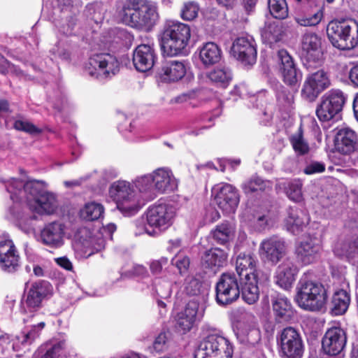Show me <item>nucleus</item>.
Returning <instances> with one entry per match:
<instances>
[{
	"label": "nucleus",
	"instance_id": "nucleus-47",
	"mask_svg": "<svg viewBox=\"0 0 358 358\" xmlns=\"http://www.w3.org/2000/svg\"><path fill=\"white\" fill-rule=\"evenodd\" d=\"M0 267L6 273H13L20 268L19 255L0 257Z\"/></svg>",
	"mask_w": 358,
	"mask_h": 358
},
{
	"label": "nucleus",
	"instance_id": "nucleus-21",
	"mask_svg": "<svg viewBox=\"0 0 358 358\" xmlns=\"http://www.w3.org/2000/svg\"><path fill=\"white\" fill-rule=\"evenodd\" d=\"M285 241L278 236L264 240L259 246V254L263 259L271 264H276L286 254Z\"/></svg>",
	"mask_w": 358,
	"mask_h": 358
},
{
	"label": "nucleus",
	"instance_id": "nucleus-33",
	"mask_svg": "<svg viewBox=\"0 0 358 358\" xmlns=\"http://www.w3.org/2000/svg\"><path fill=\"white\" fill-rule=\"evenodd\" d=\"M30 207L38 214L52 215L56 212L58 208V201L55 194L44 192L37 197L34 202L30 204Z\"/></svg>",
	"mask_w": 358,
	"mask_h": 358
},
{
	"label": "nucleus",
	"instance_id": "nucleus-7",
	"mask_svg": "<svg viewBox=\"0 0 358 358\" xmlns=\"http://www.w3.org/2000/svg\"><path fill=\"white\" fill-rule=\"evenodd\" d=\"M233 346L228 339L218 334H210L199 343L194 352V358H208L222 354L225 358H231Z\"/></svg>",
	"mask_w": 358,
	"mask_h": 358
},
{
	"label": "nucleus",
	"instance_id": "nucleus-61",
	"mask_svg": "<svg viewBox=\"0 0 358 358\" xmlns=\"http://www.w3.org/2000/svg\"><path fill=\"white\" fill-rule=\"evenodd\" d=\"M56 263L67 271H72L73 265L66 257H62L55 259Z\"/></svg>",
	"mask_w": 358,
	"mask_h": 358
},
{
	"label": "nucleus",
	"instance_id": "nucleus-12",
	"mask_svg": "<svg viewBox=\"0 0 358 358\" xmlns=\"http://www.w3.org/2000/svg\"><path fill=\"white\" fill-rule=\"evenodd\" d=\"M74 250L83 257H88L105 247V240L99 234H92L87 228L80 229L73 243Z\"/></svg>",
	"mask_w": 358,
	"mask_h": 358
},
{
	"label": "nucleus",
	"instance_id": "nucleus-57",
	"mask_svg": "<svg viewBox=\"0 0 358 358\" xmlns=\"http://www.w3.org/2000/svg\"><path fill=\"white\" fill-rule=\"evenodd\" d=\"M168 263V258L166 257H161L158 260H154L150 263V268L152 273L158 274L159 273L162 268L166 266Z\"/></svg>",
	"mask_w": 358,
	"mask_h": 358
},
{
	"label": "nucleus",
	"instance_id": "nucleus-45",
	"mask_svg": "<svg viewBox=\"0 0 358 358\" xmlns=\"http://www.w3.org/2000/svg\"><path fill=\"white\" fill-rule=\"evenodd\" d=\"M268 6L274 18L284 20L288 17L289 8L286 0H268Z\"/></svg>",
	"mask_w": 358,
	"mask_h": 358
},
{
	"label": "nucleus",
	"instance_id": "nucleus-35",
	"mask_svg": "<svg viewBox=\"0 0 358 358\" xmlns=\"http://www.w3.org/2000/svg\"><path fill=\"white\" fill-rule=\"evenodd\" d=\"M38 358H69V353L65 340L53 339L40 349Z\"/></svg>",
	"mask_w": 358,
	"mask_h": 358
},
{
	"label": "nucleus",
	"instance_id": "nucleus-59",
	"mask_svg": "<svg viewBox=\"0 0 358 358\" xmlns=\"http://www.w3.org/2000/svg\"><path fill=\"white\" fill-rule=\"evenodd\" d=\"M325 170L324 165L320 162H313L310 164L308 165L304 172L306 174H314L317 173H322Z\"/></svg>",
	"mask_w": 358,
	"mask_h": 358
},
{
	"label": "nucleus",
	"instance_id": "nucleus-43",
	"mask_svg": "<svg viewBox=\"0 0 358 358\" xmlns=\"http://www.w3.org/2000/svg\"><path fill=\"white\" fill-rule=\"evenodd\" d=\"M45 326V323L41 322L36 325L31 326L29 330L21 332L19 335L15 336V344H21L23 346L30 345L39 337Z\"/></svg>",
	"mask_w": 358,
	"mask_h": 358
},
{
	"label": "nucleus",
	"instance_id": "nucleus-30",
	"mask_svg": "<svg viewBox=\"0 0 358 358\" xmlns=\"http://www.w3.org/2000/svg\"><path fill=\"white\" fill-rule=\"evenodd\" d=\"M309 217L305 211L296 206L287 209V216L285 220L287 229L294 234H299L308 224Z\"/></svg>",
	"mask_w": 358,
	"mask_h": 358
},
{
	"label": "nucleus",
	"instance_id": "nucleus-34",
	"mask_svg": "<svg viewBox=\"0 0 358 358\" xmlns=\"http://www.w3.org/2000/svg\"><path fill=\"white\" fill-rule=\"evenodd\" d=\"M257 259L250 254H240L236 261V271L238 275L241 278H245L248 274L250 278L256 274L262 275L264 274L262 271L256 268Z\"/></svg>",
	"mask_w": 358,
	"mask_h": 358
},
{
	"label": "nucleus",
	"instance_id": "nucleus-55",
	"mask_svg": "<svg viewBox=\"0 0 358 358\" xmlns=\"http://www.w3.org/2000/svg\"><path fill=\"white\" fill-rule=\"evenodd\" d=\"M172 261L180 273H184L187 271L190 264V259L187 256L177 255Z\"/></svg>",
	"mask_w": 358,
	"mask_h": 358
},
{
	"label": "nucleus",
	"instance_id": "nucleus-5",
	"mask_svg": "<svg viewBox=\"0 0 358 358\" xmlns=\"http://www.w3.org/2000/svg\"><path fill=\"white\" fill-rule=\"evenodd\" d=\"M109 194L116 202L117 208L127 216L137 213L143 205L131 185L125 180L114 182L110 187Z\"/></svg>",
	"mask_w": 358,
	"mask_h": 358
},
{
	"label": "nucleus",
	"instance_id": "nucleus-13",
	"mask_svg": "<svg viewBox=\"0 0 358 358\" xmlns=\"http://www.w3.org/2000/svg\"><path fill=\"white\" fill-rule=\"evenodd\" d=\"M176 216V209L166 203L150 206L146 213L148 225L158 231H164L171 227Z\"/></svg>",
	"mask_w": 358,
	"mask_h": 358
},
{
	"label": "nucleus",
	"instance_id": "nucleus-39",
	"mask_svg": "<svg viewBox=\"0 0 358 358\" xmlns=\"http://www.w3.org/2000/svg\"><path fill=\"white\" fill-rule=\"evenodd\" d=\"M235 229L228 222L217 225L211 232L213 240L217 243L225 245L234 238Z\"/></svg>",
	"mask_w": 358,
	"mask_h": 358
},
{
	"label": "nucleus",
	"instance_id": "nucleus-40",
	"mask_svg": "<svg viewBox=\"0 0 358 358\" xmlns=\"http://www.w3.org/2000/svg\"><path fill=\"white\" fill-rule=\"evenodd\" d=\"M207 78L217 86L227 87L232 80V73L229 68L220 66L210 71Z\"/></svg>",
	"mask_w": 358,
	"mask_h": 358
},
{
	"label": "nucleus",
	"instance_id": "nucleus-8",
	"mask_svg": "<svg viewBox=\"0 0 358 358\" xmlns=\"http://www.w3.org/2000/svg\"><path fill=\"white\" fill-rule=\"evenodd\" d=\"M347 97L340 90H331L321 98L316 109V115L321 122H328L336 118L342 111Z\"/></svg>",
	"mask_w": 358,
	"mask_h": 358
},
{
	"label": "nucleus",
	"instance_id": "nucleus-46",
	"mask_svg": "<svg viewBox=\"0 0 358 358\" xmlns=\"http://www.w3.org/2000/svg\"><path fill=\"white\" fill-rule=\"evenodd\" d=\"M289 141L296 155H304L309 152V145L303 138L301 130L292 135Z\"/></svg>",
	"mask_w": 358,
	"mask_h": 358
},
{
	"label": "nucleus",
	"instance_id": "nucleus-51",
	"mask_svg": "<svg viewBox=\"0 0 358 358\" xmlns=\"http://www.w3.org/2000/svg\"><path fill=\"white\" fill-rule=\"evenodd\" d=\"M334 252L336 256L350 257L354 252L352 244L344 241H337L334 246Z\"/></svg>",
	"mask_w": 358,
	"mask_h": 358
},
{
	"label": "nucleus",
	"instance_id": "nucleus-36",
	"mask_svg": "<svg viewBox=\"0 0 358 358\" xmlns=\"http://www.w3.org/2000/svg\"><path fill=\"white\" fill-rule=\"evenodd\" d=\"M273 310L279 322H287L294 316V310L290 301L285 296H279L272 301Z\"/></svg>",
	"mask_w": 358,
	"mask_h": 358
},
{
	"label": "nucleus",
	"instance_id": "nucleus-20",
	"mask_svg": "<svg viewBox=\"0 0 358 358\" xmlns=\"http://www.w3.org/2000/svg\"><path fill=\"white\" fill-rule=\"evenodd\" d=\"M329 85L330 80L327 73L323 70H319L306 77L301 94L306 99L313 101Z\"/></svg>",
	"mask_w": 358,
	"mask_h": 358
},
{
	"label": "nucleus",
	"instance_id": "nucleus-26",
	"mask_svg": "<svg viewBox=\"0 0 358 358\" xmlns=\"http://www.w3.org/2000/svg\"><path fill=\"white\" fill-rule=\"evenodd\" d=\"M156 54L152 46L141 44L134 51L133 64L136 69L141 72L150 70L155 64Z\"/></svg>",
	"mask_w": 358,
	"mask_h": 358
},
{
	"label": "nucleus",
	"instance_id": "nucleus-62",
	"mask_svg": "<svg viewBox=\"0 0 358 358\" xmlns=\"http://www.w3.org/2000/svg\"><path fill=\"white\" fill-rule=\"evenodd\" d=\"M195 92H189L187 93H183L176 97L174 98L173 100V102L174 103H184L187 101L189 99H192L194 97Z\"/></svg>",
	"mask_w": 358,
	"mask_h": 358
},
{
	"label": "nucleus",
	"instance_id": "nucleus-42",
	"mask_svg": "<svg viewBox=\"0 0 358 358\" xmlns=\"http://www.w3.org/2000/svg\"><path fill=\"white\" fill-rule=\"evenodd\" d=\"M324 17L323 8H315L310 13L298 15L294 20L298 24L303 27H313L320 24Z\"/></svg>",
	"mask_w": 358,
	"mask_h": 358
},
{
	"label": "nucleus",
	"instance_id": "nucleus-44",
	"mask_svg": "<svg viewBox=\"0 0 358 358\" xmlns=\"http://www.w3.org/2000/svg\"><path fill=\"white\" fill-rule=\"evenodd\" d=\"M103 206L94 201L85 203L80 211V217L88 221H93L99 219L103 213Z\"/></svg>",
	"mask_w": 358,
	"mask_h": 358
},
{
	"label": "nucleus",
	"instance_id": "nucleus-58",
	"mask_svg": "<svg viewBox=\"0 0 358 358\" xmlns=\"http://www.w3.org/2000/svg\"><path fill=\"white\" fill-rule=\"evenodd\" d=\"M168 337L166 333H160L153 343V347L157 352L163 351L165 348Z\"/></svg>",
	"mask_w": 358,
	"mask_h": 358
},
{
	"label": "nucleus",
	"instance_id": "nucleus-52",
	"mask_svg": "<svg viewBox=\"0 0 358 358\" xmlns=\"http://www.w3.org/2000/svg\"><path fill=\"white\" fill-rule=\"evenodd\" d=\"M18 255L13 241L7 238H0V257Z\"/></svg>",
	"mask_w": 358,
	"mask_h": 358
},
{
	"label": "nucleus",
	"instance_id": "nucleus-10",
	"mask_svg": "<svg viewBox=\"0 0 358 358\" xmlns=\"http://www.w3.org/2000/svg\"><path fill=\"white\" fill-rule=\"evenodd\" d=\"M279 354L282 358H301L303 343L300 334L293 327L283 329L278 336Z\"/></svg>",
	"mask_w": 358,
	"mask_h": 358
},
{
	"label": "nucleus",
	"instance_id": "nucleus-24",
	"mask_svg": "<svg viewBox=\"0 0 358 358\" xmlns=\"http://www.w3.org/2000/svg\"><path fill=\"white\" fill-rule=\"evenodd\" d=\"M347 337L343 329L336 327L330 328L322 338V350L329 355H337L344 349Z\"/></svg>",
	"mask_w": 358,
	"mask_h": 358
},
{
	"label": "nucleus",
	"instance_id": "nucleus-31",
	"mask_svg": "<svg viewBox=\"0 0 358 358\" xmlns=\"http://www.w3.org/2000/svg\"><path fill=\"white\" fill-rule=\"evenodd\" d=\"M11 188L17 189L20 193H24L29 205L34 202L41 194L45 192L43 189L42 183L36 180H31L24 183L22 180H13L11 186L8 188V191L13 192Z\"/></svg>",
	"mask_w": 358,
	"mask_h": 358
},
{
	"label": "nucleus",
	"instance_id": "nucleus-11",
	"mask_svg": "<svg viewBox=\"0 0 358 358\" xmlns=\"http://www.w3.org/2000/svg\"><path fill=\"white\" fill-rule=\"evenodd\" d=\"M301 53L303 64L307 69L320 66L324 58L321 38L313 32L303 34L301 40Z\"/></svg>",
	"mask_w": 358,
	"mask_h": 358
},
{
	"label": "nucleus",
	"instance_id": "nucleus-2",
	"mask_svg": "<svg viewBox=\"0 0 358 358\" xmlns=\"http://www.w3.org/2000/svg\"><path fill=\"white\" fill-rule=\"evenodd\" d=\"M328 295L324 286L317 281L301 278L296 287V302L303 309L317 311L327 303Z\"/></svg>",
	"mask_w": 358,
	"mask_h": 358
},
{
	"label": "nucleus",
	"instance_id": "nucleus-17",
	"mask_svg": "<svg viewBox=\"0 0 358 358\" xmlns=\"http://www.w3.org/2000/svg\"><path fill=\"white\" fill-rule=\"evenodd\" d=\"M279 71L283 82L292 87L297 88L302 79V73L296 67L293 58L286 50L278 52Z\"/></svg>",
	"mask_w": 358,
	"mask_h": 358
},
{
	"label": "nucleus",
	"instance_id": "nucleus-15",
	"mask_svg": "<svg viewBox=\"0 0 358 358\" xmlns=\"http://www.w3.org/2000/svg\"><path fill=\"white\" fill-rule=\"evenodd\" d=\"M216 301L222 306L231 304L240 296V287L234 274L224 273L216 284Z\"/></svg>",
	"mask_w": 358,
	"mask_h": 358
},
{
	"label": "nucleus",
	"instance_id": "nucleus-63",
	"mask_svg": "<svg viewBox=\"0 0 358 358\" xmlns=\"http://www.w3.org/2000/svg\"><path fill=\"white\" fill-rule=\"evenodd\" d=\"M206 216V220L210 222H214L220 217V213L213 208H210L208 210Z\"/></svg>",
	"mask_w": 358,
	"mask_h": 358
},
{
	"label": "nucleus",
	"instance_id": "nucleus-38",
	"mask_svg": "<svg viewBox=\"0 0 358 358\" xmlns=\"http://www.w3.org/2000/svg\"><path fill=\"white\" fill-rule=\"evenodd\" d=\"M350 303V294L344 289L336 290L331 299V313L334 315H341L348 309Z\"/></svg>",
	"mask_w": 358,
	"mask_h": 358
},
{
	"label": "nucleus",
	"instance_id": "nucleus-25",
	"mask_svg": "<svg viewBox=\"0 0 358 358\" xmlns=\"http://www.w3.org/2000/svg\"><path fill=\"white\" fill-rule=\"evenodd\" d=\"M321 250L320 241L316 237L308 236L298 245L296 255L300 262L303 265H308L316 261Z\"/></svg>",
	"mask_w": 358,
	"mask_h": 358
},
{
	"label": "nucleus",
	"instance_id": "nucleus-54",
	"mask_svg": "<svg viewBox=\"0 0 358 358\" xmlns=\"http://www.w3.org/2000/svg\"><path fill=\"white\" fill-rule=\"evenodd\" d=\"M155 287L157 294L161 298L166 299L171 296V289L170 282L157 280L155 283Z\"/></svg>",
	"mask_w": 358,
	"mask_h": 358
},
{
	"label": "nucleus",
	"instance_id": "nucleus-22",
	"mask_svg": "<svg viewBox=\"0 0 358 358\" xmlns=\"http://www.w3.org/2000/svg\"><path fill=\"white\" fill-rule=\"evenodd\" d=\"M299 268L295 263L287 259L280 263L275 268L274 273V282L281 289L290 290L296 279Z\"/></svg>",
	"mask_w": 358,
	"mask_h": 358
},
{
	"label": "nucleus",
	"instance_id": "nucleus-53",
	"mask_svg": "<svg viewBox=\"0 0 358 358\" xmlns=\"http://www.w3.org/2000/svg\"><path fill=\"white\" fill-rule=\"evenodd\" d=\"M14 127L17 130L23 131L31 135H36L41 132L39 128L26 120H16L14 123Z\"/></svg>",
	"mask_w": 358,
	"mask_h": 358
},
{
	"label": "nucleus",
	"instance_id": "nucleus-48",
	"mask_svg": "<svg viewBox=\"0 0 358 358\" xmlns=\"http://www.w3.org/2000/svg\"><path fill=\"white\" fill-rule=\"evenodd\" d=\"M302 182L300 180H294L289 182L285 187V192L289 199L299 202L302 201Z\"/></svg>",
	"mask_w": 358,
	"mask_h": 358
},
{
	"label": "nucleus",
	"instance_id": "nucleus-41",
	"mask_svg": "<svg viewBox=\"0 0 358 358\" xmlns=\"http://www.w3.org/2000/svg\"><path fill=\"white\" fill-rule=\"evenodd\" d=\"M134 183L138 192L143 194L147 199L150 200L155 197V185L152 173L137 177Z\"/></svg>",
	"mask_w": 358,
	"mask_h": 358
},
{
	"label": "nucleus",
	"instance_id": "nucleus-18",
	"mask_svg": "<svg viewBox=\"0 0 358 358\" xmlns=\"http://www.w3.org/2000/svg\"><path fill=\"white\" fill-rule=\"evenodd\" d=\"M216 204L227 213H234L239 203L237 190L231 185L220 183L212 189Z\"/></svg>",
	"mask_w": 358,
	"mask_h": 358
},
{
	"label": "nucleus",
	"instance_id": "nucleus-29",
	"mask_svg": "<svg viewBox=\"0 0 358 358\" xmlns=\"http://www.w3.org/2000/svg\"><path fill=\"white\" fill-rule=\"evenodd\" d=\"M185 73V64L175 60L165 62L157 71L159 78L166 83L177 82L182 79Z\"/></svg>",
	"mask_w": 358,
	"mask_h": 358
},
{
	"label": "nucleus",
	"instance_id": "nucleus-28",
	"mask_svg": "<svg viewBox=\"0 0 358 358\" xmlns=\"http://www.w3.org/2000/svg\"><path fill=\"white\" fill-rule=\"evenodd\" d=\"M155 189L161 193H168L177 189L178 181L171 170L159 168L152 173Z\"/></svg>",
	"mask_w": 358,
	"mask_h": 358
},
{
	"label": "nucleus",
	"instance_id": "nucleus-23",
	"mask_svg": "<svg viewBox=\"0 0 358 358\" xmlns=\"http://www.w3.org/2000/svg\"><path fill=\"white\" fill-rule=\"evenodd\" d=\"M268 276L266 274L252 275L250 278L245 275V278H241L240 294L242 299L248 304L255 303L260 294L259 285L268 281Z\"/></svg>",
	"mask_w": 358,
	"mask_h": 358
},
{
	"label": "nucleus",
	"instance_id": "nucleus-27",
	"mask_svg": "<svg viewBox=\"0 0 358 358\" xmlns=\"http://www.w3.org/2000/svg\"><path fill=\"white\" fill-rule=\"evenodd\" d=\"M336 150L344 155H349L358 148V137L351 129L343 127L338 129L335 137Z\"/></svg>",
	"mask_w": 358,
	"mask_h": 358
},
{
	"label": "nucleus",
	"instance_id": "nucleus-64",
	"mask_svg": "<svg viewBox=\"0 0 358 358\" xmlns=\"http://www.w3.org/2000/svg\"><path fill=\"white\" fill-rule=\"evenodd\" d=\"M349 78L355 85L358 86V64L350 69Z\"/></svg>",
	"mask_w": 358,
	"mask_h": 358
},
{
	"label": "nucleus",
	"instance_id": "nucleus-6",
	"mask_svg": "<svg viewBox=\"0 0 358 358\" xmlns=\"http://www.w3.org/2000/svg\"><path fill=\"white\" fill-rule=\"evenodd\" d=\"M120 69L117 58L108 53H99L92 56L85 66L86 73L91 77L104 80L114 76Z\"/></svg>",
	"mask_w": 358,
	"mask_h": 358
},
{
	"label": "nucleus",
	"instance_id": "nucleus-60",
	"mask_svg": "<svg viewBox=\"0 0 358 358\" xmlns=\"http://www.w3.org/2000/svg\"><path fill=\"white\" fill-rule=\"evenodd\" d=\"M76 18L71 16L69 22L66 24H62L60 27V31L66 35H71L76 24Z\"/></svg>",
	"mask_w": 358,
	"mask_h": 358
},
{
	"label": "nucleus",
	"instance_id": "nucleus-16",
	"mask_svg": "<svg viewBox=\"0 0 358 358\" xmlns=\"http://www.w3.org/2000/svg\"><path fill=\"white\" fill-rule=\"evenodd\" d=\"M234 57L244 65H252L257 60V48L252 36H243L234 40L231 48Z\"/></svg>",
	"mask_w": 358,
	"mask_h": 358
},
{
	"label": "nucleus",
	"instance_id": "nucleus-56",
	"mask_svg": "<svg viewBox=\"0 0 358 358\" xmlns=\"http://www.w3.org/2000/svg\"><path fill=\"white\" fill-rule=\"evenodd\" d=\"M201 283L199 280L189 277L185 280V289L188 294L196 295L199 293Z\"/></svg>",
	"mask_w": 358,
	"mask_h": 358
},
{
	"label": "nucleus",
	"instance_id": "nucleus-14",
	"mask_svg": "<svg viewBox=\"0 0 358 358\" xmlns=\"http://www.w3.org/2000/svg\"><path fill=\"white\" fill-rule=\"evenodd\" d=\"M66 224L59 220L48 222L41 229L38 241L51 248H59L64 245L68 237Z\"/></svg>",
	"mask_w": 358,
	"mask_h": 358
},
{
	"label": "nucleus",
	"instance_id": "nucleus-9",
	"mask_svg": "<svg viewBox=\"0 0 358 358\" xmlns=\"http://www.w3.org/2000/svg\"><path fill=\"white\" fill-rule=\"evenodd\" d=\"M52 289V286L48 281L38 280L31 283L22 299V312L25 314H33L38 311L42 306L43 301L51 295Z\"/></svg>",
	"mask_w": 358,
	"mask_h": 358
},
{
	"label": "nucleus",
	"instance_id": "nucleus-1",
	"mask_svg": "<svg viewBox=\"0 0 358 358\" xmlns=\"http://www.w3.org/2000/svg\"><path fill=\"white\" fill-rule=\"evenodd\" d=\"M119 16L126 25L145 31L152 30L159 18L157 5L148 0H125Z\"/></svg>",
	"mask_w": 358,
	"mask_h": 358
},
{
	"label": "nucleus",
	"instance_id": "nucleus-50",
	"mask_svg": "<svg viewBox=\"0 0 358 358\" xmlns=\"http://www.w3.org/2000/svg\"><path fill=\"white\" fill-rule=\"evenodd\" d=\"M199 7L194 1H187L184 3L181 10V17L185 20H192L198 15Z\"/></svg>",
	"mask_w": 358,
	"mask_h": 358
},
{
	"label": "nucleus",
	"instance_id": "nucleus-49",
	"mask_svg": "<svg viewBox=\"0 0 358 358\" xmlns=\"http://www.w3.org/2000/svg\"><path fill=\"white\" fill-rule=\"evenodd\" d=\"M269 187L268 181H264L259 177H253L243 184V188L245 193L263 191Z\"/></svg>",
	"mask_w": 358,
	"mask_h": 358
},
{
	"label": "nucleus",
	"instance_id": "nucleus-3",
	"mask_svg": "<svg viewBox=\"0 0 358 358\" xmlns=\"http://www.w3.org/2000/svg\"><path fill=\"white\" fill-rule=\"evenodd\" d=\"M332 45L339 50H352L358 45V23L353 20H332L327 27Z\"/></svg>",
	"mask_w": 358,
	"mask_h": 358
},
{
	"label": "nucleus",
	"instance_id": "nucleus-32",
	"mask_svg": "<svg viewBox=\"0 0 358 358\" xmlns=\"http://www.w3.org/2000/svg\"><path fill=\"white\" fill-rule=\"evenodd\" d=\"M227 259V254L224 250L213 248L204 252L201 257V264L204 268L215 272L219 268L224 266Z\"/></svg>",
	"mask_w": 358,
	"mask_h": 358
},
{
	"label": "nucleus",
	"instance_id": "nucleus-4",
	"mask_svg": "<svg viewBox=\"0 0 358 358\" xmlns=\"http://www.w3.org/2000/svg\"><path fill=\"white\" fill-rule=\"evenodd\" d=\"M190 28L179 22H168L162 36L161 47L164 55L173 57L180 55L190 38Z\"/></svg>",
	"mask_w": 358,
	"mask_h": 358
},
{
	"label": "nucleus",
	"instance_id": "nucleus-19",
	"mask_svg": "<svg viewBox=\"0 0 358 358\" xmlns=\"http://www.w3.org/2000/svg\"><path fill=\"white\" fill-rule=\"evenodd\" d=\"M199 308V303L191 300L183 310L177 313L175 317V329L178 334H186L192 329L200 318Z\"/></svg>",
	"mask_w": 358,
	"mask_h": 358
},
{
	"label": "nucleus",
	"instance_id": "nucleus-37",
	"mask_svg": "<svg viewBox=\"0 0 358 358\" xmlns=\"http://www.w3.org/2000/svg\"><path fill=\"white\" fill-rule=\"evenodd\" d=\"M199 58L204 66L213 65L221 60L222 50L215 43H206L200 49Z\"/></svg>",
	"mask_w": 358,
	"mask_h": 358
}]
</instances>
